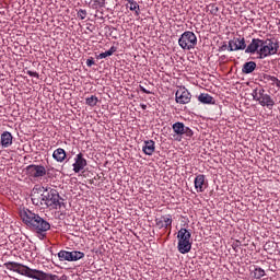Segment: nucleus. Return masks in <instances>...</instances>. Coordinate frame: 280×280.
<instances>
[{"instance_id":"cd10ccee","label":"nucleus","mask_w":280,"mask_h":280,"mask_svg":"<svg viewBox=\"0 0 280 280\" xmlns=\"http://www.w3.org/2000/svg\"><path fill=\"white\" fill-rule=\"evenodd\" d=\"M100 102V100L97 98V96L92 95L91 97L85 98V104L88 106H97V103Z\"/></svg>"},{"instance_id":"f8f14e48","label":"nucleus","mask_w":280,"mask_h":280,"mask_svg":"<svg viewBox=\"0 0 280 280\" xmlns=\"http://www.w3.org/2000/svg\"><path fill=\"white\" fill-rule=\"evenodd\" d=\"M195 189L198 194H202L208 187L207 177L202 174H199L195 177Z\"/></svg>"},{"instance_id":"412c9836","label":"nucleus","mask_w":280,"mask_h":280,"mask_svg":"<svg viewBox=\"0 0 280 280\" xmlns=\"http://www.w3.org/2000/svg\"><path fill=\"white\" fill-rule=\"evenodd\" d=\"M117 51V47L112 46L107 51L101 52L98 56H96L97 60H104V58H108V56H113Z\"/></svg>"},{"instance_id":"4be33fe9","label":"nucleus","mask_w":280,"mask_h":280,"mask_svg":"<svg viewBox=\"0 0 280 280\" xmlns=\"http://www.w3.org/2000/svg\"><path fill=\"white\" fill-rule=\"evenodd\" d=\"M127 7L129 8V10H131V12H135L136 16H139V14H141L139 9V3H137V1L135 0L129 1Z\"/></svg>"},{"instance_id":"7c9ffc66","label":"nucleus","mask_w":280,"mask_h":280,"mask_svg":"<svg viewBox=\"0 0 280 280\" xmlns=\"http://www.w3.org/2000/svg\"><path fill=\"white\" fill-rule=\"evenodd\" d=\"M139 89L142 93H145L147 95H152V92L150 90H147L145 88H143V85H139Z\"/></svg>"},{"instance_id":"f3484780","label":"nucleus","mask_w":280,"mask_h":280,"mask_svg":"<svg viewBox=\"0 0 280 280\" xmlns=\"http://www.w3.org/2000/svg\"><path fill=\"white\" fill-rule=\"evenodd\" d=\"M154 150H156L154 140L144 141V145L142 147V151L147 156H152L154 154Z\"/></svg>"},{"instance_id":"aec40b11","label":"nucleus","mask_w":280,"mask_h":280,"mask_svg":"<svg viewBox=\"0 0 280 280\" xmlns=\"http://www.w3.org/2000/svg\"><path fill=\"white\" fill-rule=\"evenodd\" d=\"M264 80L267 84H271V86H279L280 83V80L277 77L270 74H265Z\"/></svg>"},{"instance_id":"bb28decb","label":"nucleus","mask_w":280,"mask_h":280,"mask_svg":"<svg viewBox=\"0 0 280 280\" xmlns=\"http://www.w3.org/2000/svg\"><path fill=\"white\" fill-rule=\"evenodd\" d=\"M106 0H92V10H97L100 8H104Z\"/></svg>"},{"instance_id":"dca6fc26","label":"nucleus","mask_w":280,"mask_h":280,"mask_svg":"<svg viewBox=\"0 0 280 280\" xmlns=\"http://www.w3.org/2000/svg\"><path fill=\"white\" fill-rule=\"evenodd\" d=\"M13 139L14 137L10 131H3L0 136V145H2V148H10V145H12Z\"/></svg>"},{"instance_id":"f03ea898","label":"nucleus","mask_w":280,"mask_h":280,"mask_svg":"<svg viewBox=\"0 0 280 280\" xmlns=\"http://www.w3.org/2000/svg\"><path fill=\"white\" fill-rule=\"evenodd\" d=\"M279 51V40L253 38L252 43L247 46L245 54H258L260 60L275 56Z\"/></svg>"},{"instance_id":"2eb2a0df","label":"nucleus","mask_w":280,"mask_h":280,"mask_svg":"<svg viewBox=\"0 0 280 280\" xmlns=\"http://www.w3.org/2000/svg\"><path fill=\"white\" fill-rule=\"evenodd\" d=\"M31 200L35 207H42L45 209V201H44V192L39 194L36 190H33L31 195Z\"/></svg>"},{"instance_id":"2f4dec72","label":"nucleus","mask_w":280,"mask_h":280,"mask_svg":"<svg viewBox=\"0 0 280 280\" xmlns=\"http://www.w3.org/2000/svg\"><path fill=\"white\" fill-rule=\"evenodd\" d=\"M86 65L88 67H93V65H95V61L93 60V58H90L86 60Z\"/></svg>"},{"instance_id":"423d86ee","label":"nucleus","mask_w":280,"mask_h":280,"mask_svg":"<svg viewBox=\"0 0 280 280\" xmlns=\"http://www.w3.org/2000/svg\"><path fill=\"white\" fill-rule=\"evenodd\" d=\"M253 100L255 102H258L260 106L264 108H268L269 110H272L275 108V100L269 94H266V90L264 89H255L252 93Z\"/></svg>"},{"instance_id":"6ab92c4d","label":"nucleus","mask_w":280,"mask_h":280,"mask_svg":"<svg viewBox=\"0 0 280 280\" xmlns=\"http://www.w3.org/2000/svg\"><path fill=\"white\" fill-rule=\"evenodd\" d=\"M257 69V63L255 61H247L243 65L242 73L248 74L253 73Z\"/></svg>"},{"instance_id":"ddd939ff","label":"nucleus","mask_w":280,"mask_h":280,"mask_svg":"<svg viewBox=\"0 0 280 280\" xmlns=\"http://www.w3.org/2000/svg\"><path fill=\"white\" fill-rule=\"evenodd\" d=\"M177 104H189L191 102V93L187 90H179L175 94Z\"/></svg>"},{"instance_id":"a878e982","label":"nucleus","mask_w":280,"mask_h":280,"mask_svg":"<svg viewBox=\"0 0 280 280\" xmlns=\"http://www.w3.org/2000/svg\"><path fill=\"white\" fill-rule=\"evenodd\" d=\"M253 275L254 279H261L262 277H266V270H264L261 267H256Z\"/></svg>"},{"instance_id":"4468645a","label":"nucleus","mask_w":280,"mask_h":280,"mask_svg":"<svg viewBox=\"0 0 280 280\" xmlns=\"http://www.w3.org/2000/svg\"><path fill=\"white\" fill-rule=\"evenodd\" d=\"M155 224L159 229H170L172 226V215L166 214L155 219Z\"/></svg>"},{"instance_id":"c756f323","label":"nucleus","mask_w":280,"mask_h":280,"mask_svg":"<svg viewBox=\"0 0 280 280\" xmlns=\"http://www.w3.org/2000/svg\"><path fill=\"white\" fill-rule=\"evenodd\" d=\"M27 75H30L31 78H39V74L38 72H34V71H31V70H27L26 71Z\"/></svg>"},{"instance_id":"0eeeda50","label":"nucleus","mask_w":280,"mask_h":280,"mask_svg":"<svg viewBox=\"0 0 280 280\" xmlns=\"http://www.w3.org/2000/svg\"><path fill=\"white\" fill-rule=\"evenodd\" d=\"M178 45L179 47H182V49H187V51H189L191 49H195L198 45V37L194 32L186 31L180 35L178 39Z\"/></svg>"},{"instance_id":"a211bd4d","label":"nucleus","mask_w":280,"mask_h":280,"mask_svg":"<svg viewBox=\"0 0 280 280\" xmlns=\"http://www.w3.org/2000/svg\"><path fill=\"white\" fill-rule=\"evenodd\" d=\"M52 159H55L57 163H62V161L67 159V151H65L62 148L55 150L52 153Z\"/></svg>"},{"instance_id":"b1692460","label":"nucleus","mask_w":280,"mask_h":280,"mask_svg":"<svg viewBox=\"0 0 280 280\" xmlns=\"http://www.w3.org/2000/svg\"><path fill=\"white\" fill-rule=\"evenodd\" d=\"M198 100L201 102V104H213V96L209 94L202 93L198 96Z\"/></svg>"},{"instance_id":"1a4fd4ad","label":"nucleus","mask_w":280,"mask_h":280,"mask_svg":"<svg viewBox=\"0 0 280 280\" xmlns=\"http://www.w3.org/2000/svg\"><path fill=\"white\" fill-rule=\"evenodd\" d=\"M172 128L173 132H175V135H177L178 137H183V135L189 138L194 137V130H191V128L189 127H185L184 122L177 121L173 124Z\"/></svg>"},{"instance_id":"6e6552de","label":"nucleus","mask_w":280,"mask_h":280,"mask_svg":"<svg viewBox=\"0 0 280 280\" xmlns=\"http://www.w3.org/2000/svg\"><path fill=\"white\" fill-rule=\"evenodd\" d=\"M26 174L31 178H43V176H47V168L43 165L31 164L26 166Z\"/></svg>"},{"instance_id":"5701e85b","label":"nucleus","mask_w":280,"mask_h":280,"mask_svg":"<svg viewBox=\"0 0 280 280\" xmlns=\"http://www.w3.org/2000/svg\"><path fill=\"white\" fill-rule=\"evenodd\" d=\"M80 259H84V253L72 250L70 252V261H80Z\"/></svg>"},{"instance_id":"c85d7f7f","label":"nucleus","mask_w":280,"mask_h":280,"mask_svg":"<svg viewBox=\"0 0 280 280\" xmlns=\"http://www.w3.org/2000/svg\"><path fill=\"white\" fill-rule=\"evenodd\" d=\"M88 12L84 9H80L77 13L78 19H81V21H84L86 19Z\"/></svg>"},{"instance_id":"f704fd0d","label":"nucleus","mask_w":280,"mask_h":280,"mask_svg":"<svg viewBox=\"0 0 280 280\" xmlns=\"http://www.w3.org/2000/svg\"><path fill=\"white\" fill-rule=\"evenodd\" d=\"M278 25H280V20H279V22H278Z\"/></svg>"},{"instance_id":"f257e3e1","label":"nucleus","mask_w":280,"mask_h":280,"mask_svg":"<svg viewBox=\"0 0 280 280\" xmlns=\"http://www.w3.org/2000/svg\"><path fill=\"white\" fill-rule=\"evenodd\" d=\"M20 218L26 226L37 233L39 240H45L47 231L51 229V224L48 223L43 217H39L35 212H32L30 209H23L20 211Z\"/></svg>"},{"instance_id":"9b49d317","label":"nucleus","mask_w":280,"mask_h":280,"mask_svg":"<svg viewBox=\"0 0 280 280\" xmlns=\"http://www.w3.org/2000/svg\"><path fill=\"white\" fill-rule=\"evenodd\" d=\"M86 159H84V154L78 153L77 156L74 158V163L72 164L73 172L75 174H80L84 167H86Z\"/></svg>"},{"instance_id":"39448f33","label":"nucleus","mask_w":280,"mask_h":280,"mask_svg":"<svg viewBox=\"0 0 280 280\" xmlns=\"http://www.w3.org/2000/svg\"><path fill=\"white\" fill-rule=\"evenodd\" d=\"M44 194V209H60L62 202H60V194L56 189H45Z\"/></svg>"},{"instance_id":"72a5a7b5","label":"nucleus","mask_w":280,"mask_h":280,"mask_svg":"<svg viewBox=\"0 0 280 280\" xmlns=\"http://www.w3.org/2000/svg\"><path fill=\"white\" fill-rule=\"evenodd\" d=\"M141 108H142V110H145V108H148V105L142 104V105H141Z\"/></svg>"},{"instance_id":"7ed1b4c3","label":"nucleus","mask_w":280,"mask_h":280,"mask_svg":"<svg viewBox=\"0 0 280 280\" xmlns=\"http://www.w3.org/2000/svg\"><path fill=\"white\" fill-rule=\"evenodd\" d=\"M4 268H7V270H11L12 272H18V275H22V277H28V279L60 280V277L57 275L47 273L38 269H32L28 266L16 261L4 262Z\"/></svg>"},{"instance_id":"9d476101","label":"nucleus","mask_w":280,"mask_h":280,"mask_svg":"<svg viewBox=\"0 0 280 280\" xmlns=\"http://www.w3.org/2000/svg\"><path fill=\"white\" fill-rule=\"evenodd\" d=\"M246 51L248 47H246V39L243 38H234L229 42V51Z\"/></svg>"},{"instance_id":"473e14b6","label":"nucleus","mask_w":280,"mask_h":280,"mask_svg":"<svg viewBox=\"0 0 280 280\" xmlns=\"http://www.w3.org/2000/svg\"><path fill=\"white\" fill-rule=\"evenodd\" d=\"M85 5H89V8H91V5H93L92 0H84Z\"/></svg>"},{"instance_id":"393cba45","label":"nucleus","mask_w":280,"mask_h":280,"mask_svg":"<svg viewBox=\"0 0 280 280\" xmlns=\"http://www.w3.org/2000/svg\"><path fill=\"white\" fill-rule=\"evenodd\" d=\"M71 252L60 250L58 253L59 261H70Z\"/></svg>"},{"instance_id":"20e7f679","label":"nucleus","mask_w":280,"mask_h":280,"mask_svg":"<svg viewBox=\"0 0 280 280\" xmlns=\"http://www.w3.org/2000/svg\"><path fill=\"white\" fill-rule=\"evenodd\" d=\"M178 244L177 250L182 255H187L191 250V232L182 228L177 233Z\"/></svg>"}]
</instances>
